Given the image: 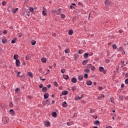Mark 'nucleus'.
Here are the masks:
<instances>
[{
	"label": "nucleus",
	"mask_w": 128,
	"mask_h": 128,
	"mask_svg": "<svg viewBox=\"0 0 128 128\" xmlns=\"http://www.w3.org/2000/svg\"><path fill=\"white\" fill-rule=\"evenodd\" d=\"M62 8H59L56 10H53L51 11L52 14H62Z\"/></svg>",
	"instance_id": "obj_1"
},
{
	"label": "nucleus",
	"mask_w": 128,
	"mask_h": 128,
	"mask_svg": "<svg viewBox=\"0 0 128 128\" xmlns=\"http://www.w3.org/2000/svg\"><path fill=\"white\" fill-rule=\"evenodd\" d=\"M88 68H90L92 72H94L96 70V67L92 66V64H89L87 66Z\"/></svg>",
	"instance_id": "obj_2"
},
{
	"label": "nucleus",
	"mask_w": 128,
	"mask_h": 128,
	"mask_svg": "<svg viewBox=\"0 0 128 128\" xmlns=\"http://www.w3.org/2000/svg\"><path fill=\"white\" fill-rule=\"evenodd\" d=\"M99 70L100 72H103L104 74H106V71L104 70V67L102 66H100L99 68Z\"/></svg>",
	"instance_id": "obj_3"
},
{
	"label": "nucleus",
	"mask_w": 128,
	"mask_h": 128,
	"mask_svg": "<svg viewBox=\"0 0 128 128\" xmlns=\"http://www.w3.org/2000/svg\"><path fill=\"white\" fill-rule=\"evenodd\" d=\"M68 94V91L64 90L62 92L61 94H60V96H66V94Z\"/></svg>",
	"instance_id": "obj_4"
},
{
	"label": "nucleus",
	"mask_w": 128,
	"mask_h": 128,
	"mask_svg": "<svg viewBox=\"0 0 128 128\" xmlns=\"http://www.w3.org/2000/svg\"><path fill=\"white\" fill-rule=\"evenodd\" d=\"M44 126H46V128H48L50 126V122L48 121H46L44 123Z\"/></svg>",
	"instance_id": "obj_5"
},
{
	"label": "nucleus",
	"mask_w": 128,
	"mask_h": 128,
	"mask_svg": "<svg viewBox=\"0 0 128 128\" xmlns=\"http://www.w3.org/2000/svg\"><path fill=\"white\" fill-rule=\"evenodd\" d=\"M16 66L17 67H18L20 66V61L18 59L16 60Z\"/></svg>",
	"instance_id": "obj_6"
},
{
	"label": "nucleus",
	"mask_w": 128,
	"mask_h": 128,
	"mask_svg": "<svg viewBox=\"0 0 128 128\" xmlns=\"http://www.w3.org/2000/svg\"><path fill=\"white\" fill-rule=\"evenodd\" d=\"M48 96H50V94H48V92H46V94H44V100H46L48 98Z\"/></svg>",
	"instance_id": "obj_7"
},
{
	"label": "nucleus",
	"mask_w": 128,
	"mask_h": 128,
	"mask_svg": "<svg viewBox=\"0 0 128 128\" xmlns=\"http://www.w3.org/2000/svg\"><path fill=\"white\" fill-rule=\"evenodd\" d=\"M71 82L74 84H76L78 82V80L76 78H72L71 80Z\"/></svg>",
	"instance_id": "obj_8"
},
{
	"label": "nucleus",
	"mask_w": 128,
	"mask_h": 128,
	"mask_svg": "<svg viewBox=\"0 0 128 128\" xmlns=\"http://www.w3.org/2000/svg\"><path fill=\"white\" fill-rule=\"evenodd\" d=\"M52 116H53V118H56L58 114H56V112H53L52 113Z\"/></svg>",
	"instance_id": "obj_9"
},
{
	"label": "nucleus",
	"mask_w": 128,
	"mask_h": 128,
	"mask_svg": "<svg viewBox=\"0 0 128 128\" xmlns=\"http://www.w3.org/2000/svg\"><path fill=\"white\" fill-rule=\"evenodd\" d=\"M89 56H90V54L88 53H84V58H88Z\"/></svg>",
	"instance_id": "obj_10"
},
{
	"label": "nucleus",
	"mask_w": 128,
	"mask_h": 128,
	"mask_svg": "<svg viewBox=\"0 0 128 128\" xmlns=\"http://www.w3.org/2000/svg\"><path fill=\"white\" fill-rule=\"evenodd\" d=\"M10 114H12V116H14V114H16V112H14V111L12 109L10 110Z\"/></svg>",
	"instance_id": "obj_11"
},
{
	"label": "nucleus",
	"mask_w": 128,
	"mask_h": 128,
	"mask_svg": "<svg viewBox=\"0 0 128 128\" xmlns=\"http://www.w3.org/2000/svg\"><path fill=\"white\" fill-rule=\"evenodd\" d=\"M4 124H8V118H5L4 119Z\"/></svg>",
	"instance_id": "obj_12"
},
{
	"label": "nucleus",
	"mask_w": 128,
	"mask_h": 128,
	"mask_svg": "<svg viewBox=\"0 0 128 128\" xmlns=\"http://www.w3.org/2000/svg\"><path fill=\"white\" fill-rule=\"evenodd\" d=\"M69 78L70 77L68 76V75H66V74L63 75V78H64V80H68Z\"/></svg>",
	"instance_id": "obj_13"
},
{
	"label": "nucleus",
	"mask_w": 128,
	"mask_h": 128,
	"mask_svg": "<svg viewBox=\"0 0 128 128\" xmlns=\"http://www.w3.org/2000/svg\"><path fill=\"white\" fill-rule=\"evenodd\" d=\"M74 6H76V4L73 3L70 6V8L72 10H74L75 8Z\"/></svg>",
	"instance_id": "obj_14"
},
{
	"label": "nucleus",
	"mask_w": 128,
	"mask_h": 128,
	"mask_svg": "<svg viewBox=\"0 0 128 128\" xmlns=\"http://www.w3.org/2000/svg\"><path fill=\"white\" fill-rule=\"evenodd\" d=\"M86 84L87 86H92V80H88L86 82Z\"/></svg>",
	"instance_id": "obj_15"
},
{
	"label": "nucleus",
	"mask_w": 128,
	"mask_h": 128,
	"mask_svg": "<svg viewBox=\"0 0 128 128\" xmlns=\"http://www.w3.org/2000/svg\"><path fill=\"white\" fill-rule=\"evenodd\" d=\"M18 55L17 54H15L14 56V60H18Z\"/></svg>",
	"instance_id": "obj_16"
},
{
	"label": "nucleus",
	"mask_w": 128,
	"mask_h": 128,
	"mask_svg": "<svg viewBox=\"0 0 128 128\" xmlns=\"http://www.w3.org/2000/svg\"><path fill=\"white\" fill-rule=\"evenodd\" d=\"M88 60H85L82 62V64L83 66H86V64H88Z\"/></svg>",
	"instance_id": "obj_17"
},
{
	"label": "nucleus",
	"mask_w": 128,
	"mask_h": 128,
	"mask_svg": "<svg viewBox=\"0 0 128 128\" xmlns=\"http://www.w3.org/2000/svg\"><path fill=\"white\" fill-rule=\"evenodd\" d=\"M62 106L63 108H66V106H68V104L66 103V102H64Z\"/></svg>",
	"instance_id": "obj_18"
},
{
	"label": "nucleus",
	"mask_w": 128,
	"mask_h": 128,
	"mask_svg": "<svg viewBox=\"0 0 128 128\" xmlns=\"http://www.w3.org/2000/svg\"><path fill=\"white\" fill-rule=\"evenodd\" d=\"M50 99H48L47 100H46V104H47V106H50Z\"/></svg>",
	"instance_id": "obj_19"
},
{
	"label": "nucleus",
	"mask_w": 128,
	"mask_h": 128,
	"mask_svg": "<svg viewBox=\"0 0 128 128\" xmlns=\"http://www.w3.org/2000/svg\"><path fill=\"white\" fill-rule=\"evenodd\" d=\"M47 90H48V88H46V87H43L42 88V92H46Z\"/></svg>",
	"instance_id": "obj_20"
},
{
	"label": "nucleus",
	"mask_w": 128,
	"mask_h": 128,
	"mask_svg": "<svg viewBox=\"0 0 128 128\" xmlns=\"http://www.w3.org/2000/svg\"><path fill=\"white\" fill-rule=\"evenodd\" d=\"M104 4H105V6H110V2H108V0H106L104 2Z\"/></svg>",
	"instance_id": "obj_21"
},
{
	"label": "nucleus",
	"mask_w": 128,
	"mask_h": 128,
	"mask_svg": "<svg viewBox=\"0 0 128 128\" xmlns=\"http://www.w3.org/2000/svg\"><path fill=\"white\" fill-rule=\"evenodd\" d=\"M84 78V76H80L78 77V80H80V82L82 81V80Z\"/></svg>",
	"instance_id": "obj_22"
},
{
	"label": "nucleus",
	"mask_w": 128,
	"mask_h": 128,
	"mask_svg": "<svg viewBox=\"0 0 128 128\" xmlns=\"http://www.w3.org/2000/svg\"><path fill=\"white\" fill-rule=\"evenodd\" d=\"M74 34V31L72 30H69L68 31V34L69 36H72Z\"/></svg>",
	"instance_id": "obj_23"
},
{
	"label": "nucleus",
	"mask_w": 128,
	"mask_h": 128,
	"mask_svg": "<svg viewBox=\"0 0 128 128\" xmlns=\"http://www.w3.org/2000/svg\"><path fill=\"white\" fill-rule=\"evenodd\" d=\"M122 50H124V48L121 46L118 48L117 52H122Z\"/></svg>",
	"instance_id": "obj_24"
},
{
	"label": "nucleus",
	"mask_w": 128,
	"mask_h": 128,
	"mask_svg": "<svg viewBox=\"0 0 128 128\" xmlns=\"http://www.w3.org/2000/svg\"><path fill=\"white\" fill-rule=\"evenodd\" d=\"M28 74L30 78H33L32 73V72H28Z\"/></svg>",
	"instance_id": "obj_25"
},
{
	"label": "nucleus",
	"mask_w": 128,
	"mask_h": 128,
	"mask_svg": "<svg viewBox=\"0 0 128 128\" xmlns=\"http://www.w3.org/2000/svg\"><path fill=\"white\" fill-rule=\"evenodd\" d=\"M74 124V122H67V126H70Z\"/></svg>",
	"instance_id": "obj_26"
},
{
	"label": "nucleus",
	"mask_w": 128,
	"mask_h": 128,
	"mask_svg": "<svg viewBox=\"0 0 128 128\" xmlns=\"http://www.w3.org/2000/svg\"><path fill=\"white\" fill-rule=\"evenodd\" d=\"M42 62H46V58H42Z\"/></svg>",
	"instance_id": "obj_27"
},
{
	"label": "nucleus",
	"mask_w": 128,
	"mask_h": 128,
	"mask_svg": "<svg viewBox=\"0 0 128 128\" xmlns=\"http://www.w3.org/2000/svg\"><path fill=\"white\" fill-rule=\"evenodd\" d=\"M17 10H18V8H16L14 10H12V12L14 14L16 13Z\"/></svg>",
	"instance_id": "obj_28"
},
{
	"label": "nucleus",
	"mask_w": 128,
	"mask_h": 128,
	"mask_svg": "<svg viewBox=\"0 0 128 128\" xmlns=\"http://www.w3.org/2000/svg\"><path fill=\"white\" fill-rule=\"evenodd\" d=\"M29 10H30V12H34V8H32V7H30Z\"/></svg>",
	"instance_id": "obj_29"
},
{
	"label": "nucleus",
	"mask_w": 128,
	"mask_h": 128,
	"mask_svg": "<svg viewBox=\"0 0 128 128\" xmlns=\"http://www.w3.org/2000/svg\"><path fill=\"white\" fill-rule=\"evenodd\" d=\"M94 124H95L96 126H98V124H100V122L98 120H96L94 122Z\"/></svg>",
	"instance_id": "obj_30"
},
{
	"label": "nucleus",
	"mask_w": 128,
	"mask_h": 128,
	"mask_svg": "<svg viewBox=\"0 0 128 128\" xmlns=\"http://www.w3.org/2000/svg\"><path fill=\"white\" fill-rule=\"evenodd\" d=\"M113 50H116L118 48V47L116 46V44H114L112 46Z\"/></svg>",
	"instance_id": "obj_31"
},
{
	"label": "nucleus",
	"mask_w": 128,
	"mask_h": 128,
	"mask_svg": "<svg viewBox=\"0 0 128 128\" xmlns=\"http://www.w3.org/2000/svg\"><path fill=\"white\" fill-rule=\"evenodd\" d=\"M16 38H15L14 39H13L12 40L11 42L12 44H16Z\"/></svg>",
	"instance_id": "obj_32"
},
{
	"label": "nucleus",
	"mask_w": 128,
	"mask_h": 128,
	"mask_svg": "<svg viewBox=\"0 0 128 128\" xmlns=\"http://www.w3.org/2000/svg\"><path fill=\"white\" fill-rule=\"evenodd\" d=\"M94 112H96V110H94V109L90 108V114H94Z\"/></svg>",
	"instance_id": "obj_33"
},
{
	"label": "nucleus",
	"mask_w": 128,
	"mask_h": 128,
	"mask_svg": "<svg viewBox=\"0 0 128 128\" xmlns=\"http://www.w3.org/2000/svg\"><path fill=\"white\" fill-rule=\"evenodd\" d=\"M84 72H90V68H86L84 70Z\"/></svg>",
	"instance_id": "obj_34"
},
{
	"label": "nucleus",
	"mask_w": 128,
	"mask_h": 128,
	"mask_svg": "<svg viewBox=\"0 0 128 128\" xmlns=\"http://www.w3.org/2000/svg\"><path fill=\"white\" fill-rule=\"evenodd\" d=\"M6 42H8V40L6 39H2V44H6Z\"/></svg>",
	"instance_id": "obj_35"
},
{
	"label": "nucleus",
	"mask_w": 128,
	"mask_h": 128,
	"mask_svg": "<svg viewBox=\"0 0 128 128\" xmlns=\"http://www.w3.org/2000/svg\"><path fill=\"white\" fill-rule=\"evenodd\" d=\"M20 88H16L15 89V92L16 94H18V92H20Z\"/></svg>",
	"instance_id": "obj_36"
},
{
	"label": "nucleus",
	"mask_w": 128,
	"mask_h": 128,
	"mask_svg": "<svg viewBox=\"0 0 128 128\" xmlns=\"http://www.w3.org/2000/svg\"><path fill=\"white\" fill-rule=\"evenodd\" d=\"M42 14L44 16H46V10H42Z\"/></svg>",
	"instance_id": "obj_37"
},
{
	"label": "nucleus",
	"mask_w": 128,
	"mask_h": 128,
	"mask_svg": "<svg viewBox=\"0 0 128 128\" xmlns=\"http://www.w3.org/2000/svg\"><path fill=\"white\" fill-rule=\"evenodd\" d=\"M36 44V40H32V46H34Z\"/></svg>",
	"instance_id": "obj_38"
},
{
	"label": "nucleus",
	"mask_w": 128,
	"mask_h": 128,
	"mask_svg": "<svg viewBox=\"0 0 128 128\" xmlns=\"http://www.w3.org/2000/svg\"><path fill=\"white\" fill-rule=\"evenodd\" d=\"M54 84L55 86H58V82H56V81L54 82Z\"/></svg>",
	"instance_id": "obj_39"
},
{
	"label": "nucleus",
	"mask_w": 128,
	"mask_h": 128,
	"mask_svg": "<svg viewBox=\"0 0 128 128\" xmlns=\"http://www.w3.org/2000/svg\"><path fill=\"white\" fill-rule=\"evenodd\" d=\"M7 10L10 12V10H12V6H9L7 9Z\"/></svg>",
	"instance_id": "obj_40"
},
{
	"label": "nucleus",
	"mask_w": 128,
	"mask_h": 128,
	"mask_svg": "<svg viewBox=\"0 0 128 128\" xmlns=\"http://www.w3.org/2000/svg\"><path fill=\"white\" fill-rule=\"evenodd\" d=\"M20 72H18L16 74V76H20V78H22L24 76H20Z\"/></svg>",
	"instance_id": "obj_41"
},
{
	"label": "nucleus",
	"mask_w": 128,
	"mask_h": 128,
	"mask_svg": "<svg viewBox=\"0 0 128 128\" xmlns=\"http://www.w3.org/2000/svg\"><path fill=\"white\" fill-rule=\"evenodd\" d=\"M9 106H10V108H12L13 106H14V103H12V102H11L9 103Z\"/></svg>",
	"instance_id": "obj_42"
},
{
	"label": "nucleus",
	"mask_w": 128,
	"mask_h": 128,
	"mask_svg": "<svg viewBox=\"0 0 128 128\" xmlns=\"http://www.w3.org/2000/svg\"><path fill=\"white\" fill-rule=\"evenodd\" d=\"M76 86H74L72 87V92H76Z\"/></svg>",
	"instance_id": "obj_43"
},
{
	"label": "nucleus",
	"mask_w": 128,
	"mask_h": 128,
	"mask_svg": "<svg viewBox=\"0 0 128 128\" xmlns=\"http://www.w3.org/2000/svg\"><path fill=\"white\" fill-rule=\"evenodd\" d=\"M84 78H86H86H88V75L87 74H84Z\"/></svg>",
	"instance_id": "obj_44"
},
{
	"label": "nucleus",
	"mask_w": 128,
	"mask_h": 128,
	"mask_svg": "<svg viewBox=\"0 0 128 128\" xmlns=\"http://www.w3.org/2000/svg\"><path fill=\"white\" fill-rule=\"evenodd\" d=\"M6 5V1H3L2 2V6H4Z\"/></svg>",
	"instance_id": "obj_45"
},
{
	"label": "nucleus",
	"mask_w": 128,
	"mask_h": 128,
	"mask_svg": "<svg viewBox=\"0 0 128 128\" xmlns=\"http://www.w3.org/2000/svg\"><path fill=\"white\" fill-rule=\"evenodd\" d=\"M91 116L92 118H95V120H96V118H98V116H96H96L92 115Z\"/></svg>",
	"instance_id": "obj_46"
},
{
	"label": "nucleus",
	"mask_w": 128,
	"mask_h": 128,
	"mask_svg": "<svg viewBox=\"0 0 128 128\" xmlns=\"http://www.w3.org/2000/svg\"><path fill=\"white\" fill-rule=\"evenodd\" d=\"M61 72L62 74H64L66 72V69L62 68L61 70Z\"/></svg>",
	"instance_id": "obj_47"
},
{
	"label": "nucleus",
	"mask_w": 128,
	"mask_h": 128,
	"mask_svg": "<svg viewBox=\"0 0 128 128\" xmlns=\"http://www.w3.org/2000/svg\"><path fill=\"white\" fill-rule=\"evenodd\" d=\"M122 68H124V66H126V64H124V61H122Z\"/></svg>",
	"instance_id": "obj_48"
},
{
	"label": "nucleus",
	"mask_w": 128,
	"mask_h": 128,
	"mask_svg": "<svg viewBox=\"0 0 128 128\" xmlns=\"http://www.w3.org/2000/svg\"><path fill=\"white\" fill-rule=\"evenodd\" d=\"M120 100H124V96H120Z\"/></svg>",
	"instance_id": "obj_49"
},
{
	"label": "nucleus",
	"mask_w": 128,
	"mask_h": 128,
	"mask_svg": "<svg viewBox=\"0 0 128 128\" xmlns=\"http://www.w3.org/2000/svg\"><path fill=\"white\" fill-rule=\"evenodd\" d=\"M124 82L126 84H128V78L125 80Z\"/></svg>",
	"instance_id": "obj_50"
},
{
	"label": "nucleus",
	"mask_w": 128,
	"mask_h": 128,
	"mask_svg": "<svg viewBox=\"0 0 128 128\" xmlns=\"http://www.w3.org/2000/svg\"><path fill=\"white\" fill-rule=\"evenodd\" d=\"M43 86H44V85L42 84H40L39 85L40 88H42Z\"/></svg>",
	"instance_id": "obj_51"
},
{
	"label": "nucleus",
	"mask_w": 128,
	"mask_h": 128,
	"mask_svg": "<svg viewBox=\"0 0 128 128\" xmlns=\"http://www.w3.org/2000/svg\"><path fill=\"white\" fill-rule=\"evenodd\" d=\"M26 16H30V11L26 12Z\"/></svg>",
	"instance_id": "obj_52"
},
{
	"label": "nucleus",
	"mask_w": 128,
	"mask_h": 128,
	"mask_svg": "<svg viewBox=\"0 0 128 128\" xmlns=\"http://www.w3.org/2000/svg\"><path fill=\"white\" fill-rule=\"evenodd\" d=\"M68 50H70V49H67L65 50V54H68Z\"/></svg>",
	"instance_id": "obj_53"
},
{
	"label": "nucleus",
	"mask_w": 128,
	"mask_h": 128,
	"mask_svg": "<svg viewBox=\"0 0 128 128\" xmlns=\"http://www.w3.org/2000/svg\"><path fill=\"white\" fill-rule=\"evenodd\" d=\"M2 32L4 34H8V31H6V30H4Z\"/></svg>",
	"instance_id": "obj_54"
},
{
	"label": "nucleus",
	"mask_w": 128,
	"mask_h": 128,
	"mask_svg": "<svg viewBox=\"0 0 128 128\" xmlns=\"http://www.w3.org/2000/svg\"><path fill=\"white\" fill-rule=\"evenodd\" d=\"M98 90H102V86H99Z\"/></svg>",
	"instance_id": "obj_55"
},
{
	"label": "nucleus",
	"mask_w": 128,
	"mask_h": 128,
	"mask_svg": "<svg viewBox=\"0 0 128 128\" xmlns=\"http://www.w3.org/2000/svg\"><path fill=\"white\" fill-rule=\"evenodd\" d=\"M51 86H52V85L50 84H49L47 86L48 88H50Z\"/></svg>",
	"instance_id": "obj_56"
},
{
	"label": "nucleus",
	"mask_w": 128,
	"mask_h": 128,
	"mask_svg": "<svg viewBox=\"0 0 128 128\" xmlns=\"http://www.w3.org/2000/svg\"><path fill=\"white\" fill-rule=\"evenodd\" d=\"M26 60H30V58L28 57V55L26 56Z\"/></svg>",
	"instance_id": "obj_57"
},
{
	"label": "nucleus",
	"mask_w": 128,
	"mask_h": 128,
	"mask_svg": "<svg viewBox=\"0 0 128 128\" xmlns=\"http://www.w3.org/2000/svg\"><path fill=\"white\" fill-rule=\"evenodd\" d=\"M18 38H22V35L20 34H18Z\"/></svg>",
	"instance_id": "obj_58"
},
{
	"label": "nucleus",
	"mask_w": 128,
	"mask_h": 128,
	"mask_svg": "<svg viewBox=\"0 0 128 128\" xmlns=\"http://www.w3.org/2000/svg\"><path fill=\"white\" fill-rule=\"evenodd\" d=\"M109 62H110V60L108 59H107L106 60V64H108Z\"/></svg>",
	"instance_id": "obj_59"
},
{
	"label": "nucleus",
	"mask_w": 128,
	"mask_h": 128,
	"mask_svg": "<svg viewBox=\"0 0 128 128\" xmlns=\"http://www.w3.org/2000/svg\"><path fill=\"white\" fill-rule=\"evenodd\" d=\"M94 34H90L89 36H89V38H92V36H94Z\"/></svg>",
	"instance_id": "obj_60"
},
{
	"label": "nucleus",
	"mask_w": 128,
	"mask_h": 128,
	"mask_svg": "<svg viewBox=\"0 0 128 128\" xmlns=\"http://www.w3.org/2000/svg\"><path fill=\"white\" fill-rule=\"evenodd\" d=\"M78 54H82V52L80 51V50H78Z\"/></svg>",
	"instance_id": "obj_61"
},
{
	"label": "nucleus",
	"mask_w": 128,
	"mask_h": 128,
	"mask_svg": "<svg viewBox=\"0 0 128 128\" xmlns=\"http://www.w3.org/2000/svg\"><path fill=\"white\" fill-rule=\"evenodd\" d=\"M28 98H30V100H31V98H32V96H28Z\"/></svg>",
	"instance_id": "obj_62"
},
{
	"label": "nucleus",
	"mask_w": 128,
	"mask_h": 128,
	"mask_svg": "<svg viewBox=\"0 0 128 128\" xmlns=\"http://www.w3.org/2000/svg\"><path fill=\"white\" fill-rule=\"evenodd\" d=\"M122 32H123V30H119V32H120V34H122Z\"/></svg>",
	"instance_id": "obj_63"
},
{
	"label": "nucleus",
	"mask_w": 128,
	"mask_h": 128,
	"mask_svg": "<svg viewBox=\"0 0 128 128\" xmlns=\"http://www.w3.org/2000/svg\"><path fill=\"white\" fill-rule=\"evenodd\" d=\"M124 84H121V88H124Z\"/></svg>",
	"instance_id": "obj_64"
}]
</instances>
